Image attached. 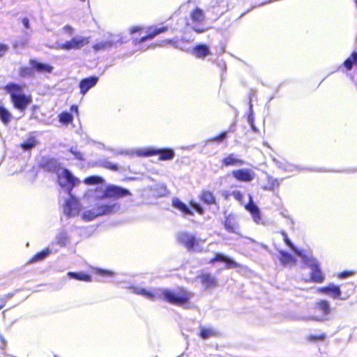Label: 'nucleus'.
<instances>
[{"label":"nucleus","instance_id":"46","mask_svg":"<svg viewBox=\"0 0 357 357\" xmlns=\"http://www.w3.org/2000/svg\"><path fill=\"white\" fill-rule=\"evenodd\" d=\"M354 271H344L337 273V276L338 278L343 279L354 275Z\"/></svg>","mask_w":357,"mask_h":357},{"label":"nucleus","instance_id":"58","mask_svg":"<svg viewBox=\"0 0 357 357\" xmlns=\"http://www.w3.org/2000/svg\"><path fill=\"white\" fill-rule=\"evenodd\" d=\"M80 1H83V2H84V1H85V0H80Z\"/></svg>","mask_w":357,"mask_h":357},{"label":"nucleus","instance_id":"13","mask_svg":"<svg viewBox=\"0 0 357 357\" xmlns=\"http://www.w3.org/2000/svg\"><path fill=\"white\" fill-rule=\"evenodd\" d=\"M39 167L45 172L56 174L61 169L60 163L54 158H43Z\"/></svg>","mask_w":357,"mask_h":357},{"label":"nucleus","instance_id":"39","mask_svg":"<svg viewBox=\"0 0 357 357\" xmlns=\"http://www.w3.org/2000/svg\"><path fill=\"white\" fill-rule=\"evenodd\" d=\"M68 242V236L66 232L60 233L56 236V243L60 247H65Z\"/></svg>","mask_w":357,"mask_h":357},{"label":"nucleus","instance_id":"9","mask_svg":"<svg viewBox=\"0 0 357 357\" xmlns=\"http://www.w3.org/2000/svg\"><path fill=\"white\" fill-rule=\"evenodd\" d=\"M90 43V37L76 36L57 45V49L65 51L78 50Z\"/></svg>","mask_w":357,"mask_h":357},{"label":"nucleus","instance_id":"32","mask_svg":"<svg viewBox=\"0 0 357 357\" xmlns=\"http://www.w3.org/2000/svg\"><path fill=\"white\" fill-rule=\"evenodd\" d=\"M217 335L218 332L213 328L199 327V336L203 340L216 336Z\"/></svg>","mask_w":357,"mask_h":357},{"label":"nucleus","instance_id":"56","mask_svg":"<svg viewBox=\"0 0 357 357\" xmlns=\"http://www.w3.org/2000/svg\"><path fill=\"white\" fill-rule=\"evenodd\" d=\"M110 168L113 170H117V166L116 165H112Z\"/></svg>","mask_w":357,"mask_h":357},{"label":"nucleus","instance_id":"21","mask_svg":"<svg viewBox=\"0 0 357 357\" xmlns=\"http://www.w3.org/2000/svg\"><path fill=\"white\" fill-rule=\"evenodd\" d=\"M217 261L226 263L227 268H239L241 266L239 264L221 253L216 254L212 259H210L209 263L214 264Z\"/></svg>","mask_w":357,"mask_h":357},{"label":"nucleus","instance_id":"10","mask_svg":"<svg viewBox=\"0 0 357 357\" xmlns=\"http://www.w3.org/2000/svg\"><path fill=\"white\" fill-rule=\"evenodd\" d=\"M110 37L111 38L108 40L96 43L92 46V49L95 52H99L115 47L117 43H124L123 37L120 35H110Z\"/></svg>","mask_w":357,"mask_h":357},{"label":"nucleus","instance_id":"27","mask_svg":"<svg viewBox=\"0 0 357 357\" xmlns=\"http://www.w3.org/2000/svg\"><path fill=\"white\" fill-rule=\"evenodd\" d=\"M172 206L181 211L183 214L192 215L193 211L190 210L188 206L178 199H174L172 200Z\"/></svg>","mask_w":357,"mask_h":357},{"label":"nucleus","instance_id":"43","mask_svg":"<svg viewBox=\"0 0 357 357\" xmlns=\"http://www.w3.org/2000/svg\"><path fill=\"white\" fill-rule=\"evenodd\" d=\"M227 131H223L220 134L211 137L210 141L221 143L227 137Z\"/></svg>","mask_w":357,"mask_h":357},{"label":"nucleus","instance_id":"51","mask_svg":"<svg viewBox=\"0 0 357 357\" xmlns=\"http://www.w3.org/2000/svg\"><path fill=\"white\" fill-rule=\"evenodd\" d=\"M22 22L26 29H29V20L27 17L22 18Z\"/></svg>","mask_w":357,"mask_h":357},{"label":"nucleus","instance_id":"7","mask_svg":"<svg viewBox=\"0 0 357 357\" xmlns=\"http://www.w3.org/2000/svg\"><path fill=\"white\" fill-rule=\"evenodd\" d=\"M283 241L285 243V244L289 247V248L298 257H300L303 263L308 266L309 268H312V266H315L318 264V261L317 259L313 257L311 255H307L304 253V252L301 250L298 249L296 247L294 246V245L292 243V242L290 241L289 238L288 237L287 234L282 231L281 233Z\"/></svg>","mask_w":357,"mask_h":357},{"label":"nucleus","instance_id":"35","mask_svg":"<svg viewBox=\"0 0 357 357\" xmlns=\"http://www.w3.org/2000/svg\"><path fill=\"white\" fill-rule=\"evenodd\" d=\"M343 65L347 70H351L353 65L357 66V52H353L351 56L344 61Z\"/></svg>","mask_w":357,"mask_h":357},{"label":"nucleus","instance_id":"29","mask_svg":"<svg viewBox=\"0 0 357 357\" xmlns=\"http://www.w3.org/2000/svg\"><path fill=\"white\" fill-rule=\"evenodd\" d=\"M280 261L283 265L295 264L296 263V258L291 254L284 250H280Z\"/></svg>","mask_w":357,"mask_h":357},{"label":"nucleus","instance_id":"34","mask_svg":"<svg viewBox=\"0 0 357 357\" xmlns=\"http://www.w3.org/2000/svg\"><path fill=\"white\" fill-rule=\"evenodd\" d=\"M12 119V114L3 106H0V120L4 125H8Z\"/></svg>","mask_w":357,"mask_h":357},{"label":"nucleus","instance_id":"17","mask_svg":"<svg viewBox=\"0 0 357 357\" xmlns=\"http://www.w3.org/2000/svg\"><path fill=\"white\" fill-rule=\"evenodd\" d=\"M99 80L98 76H91L81 79L79 83V93L85 95L89 89L95 86Z\"/></svg>","mask_w":357,"mask_h":357},{"label":"nucleus","instance_id":"47","mask_svg":"<svg viewBox=\"0 0 357 357\" xmlns=\"http://www.w3.org/2000/svg\"><path fill=\"white\" fill-rule=\"evenodd\" d=\"M8 45L3 43H0V58L3 57L8 51Z\"/></svg>","mask_w":357,"mask_h":357},{"label":"nucleus","instance_id":"24","mask_svg":"<svg viewBox=\"0 0 357 357\" xmlns=\"http://www.w3.org/2000/svg\"><path fill=\"white\" fill-rule=\"evenodd\" d=\"M310 268V280L314 283H322L325 276L319 267V263Z\"/></svg>","mask_w":357,"mask_h":357},{"label":"nucleus","instance_id":"49","mask_svg":"<svg viewBox=\"0 0 357 357\" xmlns=\"http://www.w3.org/2000/svg\"><path fill=\"white\" fill-rule=\"evenodd\" d=\"M143 30H144V28L142 26H132L130 29V33L131 34H132L136 32H142V31H143Z\"/></svg>","mask_w":357,"mask_h":357},{"label":"nucleus","instance_id":"31","mask_svg":"<svg viewBox=\"0 0 357 357\" xmlns=\"http://www.w3.org/2000/svg\"><path fill=\"white\" fill-rule=\"evenodd\" d=\"M225 229L229 233H237L238 224L233 218L227 216L224 222Z\"/></svg>","mask_w":357,"mask_h":357},{"label":"nucleus","instance_id":"16","mask_svg":"<svg viewBox=\"0 0 357 357\" xmlns=\"http://www.w3.org/2000/svg\"><path fill=\"white\" fill-rule=\"evenodd\" d=\"M162 288H157L153 290L135 288L133 292L137 295H142L151 301L162 300Z\"/></svg>","mask_w":357,"mask_h":357},{"label":"nucleus","instance_id":"15","mask_svg":"<svg viewBox=\"0 0 357 357\" xmlns=\"http://www.w3.org/2000/svg\"><path fill=\"white\" fill-rule=\"evenodd\" d=\"M29 66H32L33 73H52L54 67L47 63H43L36 59H30L29 61Z\"/></svg>","mask_w":357,"mask_h":357},{"label":"nucleus","instance_id":"5","mask_svg":"<svg viewBox=\"0 0 357 357\" xmlns=\"http://www.w3.org/2000/svg\"><path fill=\"white\" fill-rule=\"evenodd\" d=\"M130 195H131V193L128 189L110 184L105 187L102 195L98 197V199H119Z\"/></svg>","mask_w":357,"mask_h":357},{"label":"nucleus","instance_id":"28","mask_svg":"<svg viewBox=\"0 0 357 357\" xmlns=\"http://www.w3.org/2000/svg\"><path fill=\"white\" fill-rule=\"evenodd\" d=\"M51 251L48 248H45L40 252H36L34 255H33L31 258L29 259L27 263L33 264L37 261H40L46 258L50 254Z\"/></svg>","mask_w":357,"mask_h":357},{"label":"nucleus","instance_id":"53","mask_svg":"<svg viewBox=\"0 0 357 357\" xmlns=\"http://www.w3.org/2000/svg\"><path fill=\"white\" fill-rule=\"evenodd\" d=\"M205 30H206V29H204V28H193V31H195L197 33H202Z\"/></svg>","mask_w":357,"mask_h":357},{"label":"nucleus","instance_id":"40","mask_svg":"<svg viewBox=\"0 0 357 357\" xmlns=\"http://www.w3.org/2000/svg\"><path fill=\"white\" fill-rule=\"evenodd\" d=\"M59 121L63 124H68L73 120V116L68 112H63L59 116Z\"/></svg>","mask_w":357,"mask_h":357},{"label":"nucleus","instance_id":"44","mask_svg":"<svg viewBox=\"0 0 357 357\" xmlns=\"http://www.w3.org/2000/svg\"><path fill=\"white\" fill-rule=\"evenodd\" d=\"M190 205L192 208H194L199 215H204V209L203 207L195 201H190Z\"/></svg>","mask_w":357,"mask_h":357},{"label":"nucleus","instance_id":"18","mask_svg":"<svg viewBox=\"0 0 357 357\" xmlns=\"http://www.w3.org/2000/svg\"><path fill=\"white\" fill-rule=\"evenodd\" d=\"M244 207L250 213L253 220L257 224H259L261 222V212L258 206L254 203L252 195H249L248 202Z\"/></svg>","mask_w":357,"mask_h":357},{"label":"nucleus","instance_id":"52","mask_svg":"<svg viewBox=\"0 0 357 357\" xmlns=\"http://www.w3.org/2000/svg\"><path fill=\"white\" fill-rule=\"evenodd\" d=\"M6 304V299L3 297H0V310L2 309Z\"/></svg>","mask_w":357,"mask_h":357},{"label":"nucleus","instance_id":"38","mask_svg":"<svg viewBox=\"0 0 357 357\" xmlns=\"http://www.w3.org/2000/svg\"><path fill=\"white\" fill-rule=\"evenodd\" d=\"M104 182L103 178L99 176H89L84 179V183L86 185H96L102 183Z\"/></svg>","mask_w":357,"mask_h":357},{"label":"nucleus","instance_id":"36","mask_svg":"<svg viewBox=\"0 0 357 357\" xmlns=\"http://www.w3.org/2000/svg\"><path fill=\"white\" fill-rule=\"evenodd\" d=\"M19 75L21 77H32L34 75L32 66H22L19 68Z\"/></svg>","mask_w":357,"mask_h":357},{"label":"nucleus","instance_id":"25","mask_svg":"<svg viewBox=\"0 0 357 357\" xmlns=\"http://www.w3.org/2000/svg\"><path fill=\"white\" fill-rule=\"evenodd\" d=\"M190 19L195 24H202L205 19L204 11L198 8H195L190 13Z\"/></svg>","mask_w":357,"mask_h":357},{"label":"nucleus","instance_id":"14","mask_svg":"<svg viewBox=\"0 0 357 357\" xmlns=\"http://www.w3.org/2000/svg\"><path fill=\"white\" fill-rule=\"evenodd\" d=\"M231 174L236 181L241 182H250L254 179L255 176L252 170L247 168L233 170Z\"/></svg>","mask_w":357,"mask_h":357},{"label":"nucleus","instance_id":"30","mask_svg":"<svg viewBox=\"0 0 357 357\" xmlns=\"http://www.w3.org/2000/svg\"><path fill=\"white\" fill-rule=\"evenodd\" d=\"M315 308L320 312L324 316L330 314L331 306L329 302L326 300H319L316 303Z\"/></svg>","mask_w":357,"mask_h":357},{"label":"nucleus","instance_id":"4","mask_svg":"<svg viewBox=\"0 0 357 357\" xmlns=\"http://www.w3.org/2000/svg\"><path fill=\"white\" fill-rule=\"evenodd\" d=\"M56 174L59 185L65 188L69 195L71 194L73 189L80 183L79 180L66 168H61Z\"/></svg>","mask_w":357,"mask_h":357},{"label":"nucleus","instance_id":"2","mask_svg":"<svg viewBox=\"0 0 357 357\" xmlns=\"http://www.w3.org/2000/svg\"><path fill=\"white\" fill-rule=\"evenodd\" d=\"M161 292L162 300L176 306H183L188 303L193 296V293L183 286L178 287L175 289H162Z\"/></svg>","mask_w":357,"mask_h":357},{"label":"nucleus","instance_id":"42","mask_svg":"<svg viewBox=\"0 0 357 357\" xmlns=\"http://www.w3.org/2000/svg\"><path fill=\"white\" fill-rule=\"evenodd\" d=\"M279 186V182L275 178H269L268 181V185L264 187L265 190H274Z\"/></svg>","mask_w":357,"mask_h":357},{"label":"nucleus","instance_id":"20","mask_svg":"<svg viewBox=\"0 0 357 357\" xmlns=\"http://www.w3.org/2000/svg\"><path fill=\"white\" fill-rule=\"evenodd\" d=\"M220 164L222 167L241 166L245 164V161L242 159L238 158L236 155L234 153H229L221 160Z\"/></svg>","mask_w":357,"mask_h":357},{"label":"nucleus","instance_id":"54","mask_svg":"<svg viewBox=\"0 0 357 357\" xmlns=\"http://www.w3.org/2000/svg\"><path fill=\"white\" fill-rule=\"evenodd\" d=\"M70 111L75 112L76 114H78V107L76 105H71Z\"/></svg>","mask_w":357,"mask_h":357},{"label":"nucleus","instance_id":"41","mask_svg":"<svg viewBox=\"0 0 357 357\" xmlns=\"http://www.w3.org/2000/svg\"><path fill=\"white\" fill-rule=\"evenodd\" d=\"M326 337V333H323L319 335L310 334L306 337V340L310 342H317L324 341Z\"/></svg>","mask_w":357,"mask_h":357},{"label":"nucleus","instance_id":"33","mask_svg":"<svg viewBox=\"0 0 357 357\" xmlns=\"http://www.w3.org/2000/svg\"><path fill=\"white\" fill-rule=\"evenodd\" d=\"M68 275L70 278H73L79 281L91 282L92 280V278L89 274L83 272H68Z\"/></svg>","mask_w":357,"mask_h":357},{"label":"nucleus","instance_id":"57","mask_svg":"<svg viewBox=\"0 0 357 357\" xmlns=\"http://www.w3.org/2000/svg\"><path fill=\"white\" fill-rule=\"evenodd\" d=\"M217 4H218V2H216V3L211 7V9L215 10L216 8V7L218 6Z\"/></svg>","mask_w":357,"mask_h":357},{"label":"nucleus","instance_id":"1","mask_svg":"<svg viewBox=\"0 0 357 357\" xmlns=\"http://www.w3.org/2000/svg\"><path fill=\"white\" fill-rule=\"evenodd\" d=\"M24 86L9 82L5 86V91L9 94L13 107L20 112H25L32 102V97L24 93Z\"/></svg>","mask_w":357,"mask_h":357},{"label":"nucleus","instance_id":"50","mask_svg":"<svg viewBox=\"0 0 357 357\" xmlns=\"http://www.w3.org/2000/svg\"><path fill=\"white\" fill-rule=\"evenodd\" d=\"M63 29V30H64L65 31H66L69 35H72V34H73V31H74L73 28L71 26L68 25V24H67V25L64 26Z\"/></svg>","mask_w":357,"mask_h":357},{"label":"nucleus","instance_id":"3","mask_svg":"<svg viewBox=\"0 0 357 357\" xmlns=\"http://www.w3.org/2000/svg\"><path fill=\"white\" fill-rule=\"evenodd\" d=\"M176 241L189 252H202L204 250L202 244L205 240L198 238L191 233L187 231L178 233Z\"/></svg>","mask_w":357,"mask_h":357},{"label":"nucleus","instance_id":"23","mask_svg":"<svg viewBox=\"0 0 357 357\" xmlns=\"http://www.w3.org/2000/svg\"><path fill=\"white\" fill-rule=\"evenodd\" d=\"M199 199L204 204L211 206L216 204V198L214 193L209 190H202L199 195Z\"/></svg>","mask_w":357,"mask_h":357},{"label":"nucleus","instance_id":"45","mask_svg":"<svg viewBox=\"0 0 357 357\" xmlns=\"http://www.w3.org/2000/svg\"><path fill=\"white\" fill-rule=\"evenodd\" d=\"M231 195L240 204H243V194L240 190H234V191H233L231 192Z\"/></svg>","mask_w":357,"mask_h":357},{"label":"nucleus","instance_id":"11","mask_svg":"<svg viewBox=\"0 0 357 357\" xmlns=\"http://www.w3.org/2000/svg\"><path fill=\"white\" fill-rule=\"evenodd\" d=\"M167 30L168 27L167 26H163L161 27L149 26L147 28L146 34L139 38H132V43L135 45H137L146 40H152L156 36L165 33Z\"/></svg>","mask_w":357,"mask_h":357},{"label":"nucleus","instance_id":"48","mask_svg":"<svg viewBox=\"0 0 357 357\" xmlns=\"http://www.w3.org/2000/svg\"><path fill=\"white\" fill-rule=\"evenodd\" d=\"M96 273L102 276H110L112 275V272L108 270H104V269H97Z\"/></svg>","mask_w":357,"mask_h":357},{"label":"nucleus","instance_id":"22","mask_svg":"<svg viewBox=\"0 0 357 357\" xmlns=\"http://www.w3.org/2000/svg\"><path fill=\"white\" fill-rule=\"evenodd\" d=\"M191 53L196 58L202 59H204L205 57L211 54L209 47L206 44L202 43L195 45L192 49Z\"/></svg>","mask_w":357,"mask_h":357},{"label":"nucleus","instance_id":"19","mask_svg":"<svg viewBox=\"0 0 357 357\" xmlns=\"http://www.w3.org/2000/svg\"><path fill=\"white\" fill-rule=\"evenodd\" d=\"M318 291L331 296L333 298H340L342 293L340 287L333 283H330L327 286L319 287Z\"/></svg>","mask_w":357,"mask_h":357},{"label":"nucleus","instance_id":"6","mask_svg":"<svg viewBox=\"0 0 357 357\" xmlns=\"http://www.w3.org/2000/svg\"><path fill=\"white\" fill-rule=\"evenodd\" d=\"M157 155H159V160H170L174 158L175 153L174 151L171 148H148L145 150L138 151V155L143 157H149Z\"/></svg>","mask_w":357,"mask_h":357},{"label":"nucleus","instance_id":"37","mask_svg":"<svg viewBox=\"0 0 357 357\" xmlns=\"http://www.w3.org/2000/svg\"><path fill=\"white\" fill-rule=\"evenodd\" d=\"M36 145V140L33 136H30L26 142L20 144V147L24 150H30Z\"/></svg>","mask_w":357,"mask_h":357},{"label":"nucleus","instance_id":"55","mask_svg":"<svg viewBox=\"0 0 357 357\" xmlns=\"http://www.w3.org/2000/svg\"><path fill=\"white\" fill-rule=\"evenodd\" d=\"M226 9L225 8H223V9H221L220 10H218L216 13H215V15L217 16H220L221 15H222L225 12Z\"/></svg>","mask_w":357,"mask_h":357},{"label":"nucleus","instance_id":"12","mask_svg":"<svg viewBox=\"0 0 357 357\" xmlns=\"http://www.w3.org/2000/svg\"><path fill=\"white\" fill-rule=\"evenodd\" d=\"M197 278L205 289H215L218 286V279L209 272L201 273L197 276Z\"/></svg>","mask_w":357,"mask_h":357},{"label":"nucleus","instance_id":"8","mask_svg":"<svg viewBox=\"0 0 357 357\" xmlns=\"http://www.w3.org/2000/svg\"><path fill=\"white\" fill-rule=\"evenodd\" d=\"M119 208V206L116 204H102L94 206L91 210L86 211L84 215L89 220H93L98 216L110 214Z\"/></svg>","mask_w":357,"mask_h":357},{"label":"nucleus","instance_id":"26","mask_svg":"<svg viewBox=\"0 0 357 357\" xmlns=\"http://www.w3.org/2000/svg\"><path fill=\"white\" fill-rule=\"evenodd\" d=\"M65 213L68 216H73L76 213L77 202L74 198L68 199L63 206Z\"/></svg>","mask_w":357,"mask_h":357}]
</instances>
